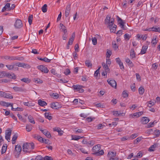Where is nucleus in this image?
<instances>
[{
    "mask_svg": "<svg viewBox=\"0 0 160 160\" xmlns=\"http://www.w3.org/2000/svg\"><path fill=\"white\" fill-rule=\"evenodd\" d=\"M148 48L147 46H143L141 51V53L142 54H144L146 53V50Z\"/></svg>",
    "mask_w": 160,
    "mask_h": 160,
    "instance_id": "26",
    "label": "nucleus"
},
{
    "mask_svg": "<svg viewBox=\"0 0 160 160\" xmlns=\"http://www.w3.org/2000/svg\"><path fill=\"white\" fill-rule=\"evenodd\" d=\"M15 150L18 153V154L19 155L22 150V148L20 145H16Z\"/></svg>",
    "mask_w": 160,
    "mask_h": 160,
    "instance_id": "16",
    "label": "nucleus"
},
{
    "mask_svg": "<svg viewBox=\"0 0 160 160\" xmlns=\"http://www.w3.org/2000/svg\"><path fill=\"white\" fill-rule=\"evenodd\" d=\"M158 37L156 36L153 37L151 42V43L154 45V47H155V45L157 44L158 42V40L157 39Z\"/></svg>",
    "mask_w": 160,
    "mask_h": 160,
    "instance_id": "17",
    "label": "nucleus"
},
{
    "mask_svg": "<svg viewBox=\"0 0 160 160\" xmlns=\"http://www.w3.org/2000/svg\"><path fill=\"white\" fill-rule=\"evenodd\" d=\"M12 133V130L8 128V130H6L5 132V138L8 142L9 140L10 141V136Z\"/></svg>",
    "mask_w": 160,
    "mask_h": 160,
    "instance_id": "5",
    "label": "nucleus"
},
{
    "mask_svg": "<svg viewBox=\"0 0 160 160\" xmlns=\"http://www.w3.org/2000/svg\"><path fill=\"white\" fill-rule=\"evenodd\" d=\"M154 102H152V101H150L149 102L148 104V106L149 107H151L153 105H154Z\"/></svg>",
    "mask_w": 160,
    "mask_h": 160,
    "instance_id": "61",
    "label": "nucleus"
},
{
    "mask_svg": "<svg viewBox=\"0 0 160 160\" xmlns=\"http://www.w3.org/2000/svg\"><path fill=\"white\" fill-rule=\"evenodd\" d=\"M37 68L38 69H39L42 72H44L45 73H47L48 72V70L47 68L45 67L43 65H41L38 66Z\"/></svg>",
    "mask_w": 160,
    "mask_h": 160,
    "instance_id": "8",
    "label": "nucleus"
},
{
    "mask_svg": "<svg viewBox=\"0 0 160 160\" xmlns=\"http://www.w3.org/2000/svg\"><path fill=\"white\" fill-rule=\"evenodd\" d=\"M75 131L76 132V133H81L83 131L81 129L75 128Z\"/></svg>",
    "mask_w": 160,
    "mask_h": 160,
    "instance_id": "58",
    "label": "nucleus"
},
{
    "mask_svg": "<svg viewBox=\"0 0 160 160\" xmlns=\"http://www.w3.org/2000/svg\"><path fill=\"white\" fill-rule=\"evenodd\" d=\"M10 3H7L2 9V12H3L6 10L8 11H10Z\"/></svg>",
    "mask_w": 160,
    "mask_h": 160,
    "instance_id": "13",
    "label": "nucleus"
},
{
    "mask_svg": "<svg viewBox=\"0 0 160 160\" xmlns=\"http://www.w3.org/2000/svg\"><path fill=\"white\" fill-rule=\"evenodd\" d=\"M70 10V5L68 4L67 6L65 11V15L66 17H67L68 16Z\"/></svg>",
    "mask_w": 160,
    "mask_h": 160,
    "instance_id": "12",
    "label": "nucleus"
},
{
    "mask_svg": "<svg viewBox=\"0 0 160 160\" xmlns=\"http://www.w3.org/2000/svg\"><path fill=\"white\" fill-rule=\"evenodd\" d=\"M15 64L12 65H6V67L9 70H12L14 68V67L15 66Z\"/></svg>",
    "mask_w": 160,
    "mask_h": 160,
    "instance_id": "46",
    "label": "nucleus"
},
{
    "mask_svg": "<svg viewBox=\"0 0 160 160\" xmlns=\"http://www.w3.org/2000/svg\"><path fill=\"white\" fill-rule=\"evenodd\" d=\"M52 158L49 156H46L44 158V160H52Z\"/></svg>",
    "mask_w": 160,
    "mask_h": 160,
    "instance_id": "60",
    "label": "nucleus"
},
{
    "mask_svg": "<svg viewBox=\"0 0 160 160\" xmlns=\"http://www.w3.org/2000/svg\"><path fill=\"white\" fill-rule=\"evenodd\" d=\"M157 144H154L152 145L149 148V151H153L154 150V149L157 147Z\"/></svg>",
    "mask_w": 160,
    "mask_h": 160,
    "instance_id": "29",
    "label": "nucleus"
},
{
    "mask_svg": "<svg viewBox=\"0 0 160 160\" xmlns=\"http://www.w3.org/2000/svg\"><path fill=\"white\" fill-rule=\"evenodd\" d=\"M28 119L30 122L33 124L35 123V122L33 119V118L31 115H30L28 116Z\"/></svg>",
    "mask_w": 160,
    "mask_h": 160,
    "instance_id": "32",
    "label": "nucleus"
},
{
    "mask_svg": "<svg viewBox=\"0 0 160 160\" xmlns=\"http://www.w3.org/2000/svg\"><path fill=\"white\" fill-rule=\"evenodd\" d=\"M15 65L18 67H21L23 68H30V65L27 64L23 62H17L15 63Z\"/></svg>",
    "mask_w": 160,
    "mask_h": 160,
    "instance_id": "7",
    "label": "nucleus"
},
{
    "mask_svg": "<svg viewBox=\"0 0 160 160\" xmlns=\"http://www.w3.org/2000/svg\"><path fill=\"white\" fill-rule=\"evenodd\" d=\"M141 140V138L140 137H138L136 138L135 140H134V144H137Z\"/></svg>",
    "mask_w": 160,
    "mask_h": 160,
    "instance_id": "52",
    "label": "nucleus"
},
{
    "mask_svg": "<svg viewBox=\"0 0 160 160\" xmlns=\"http://www.w3.org/2000/svg\"><path fill=\"white\" fill-rule=\"evenodd\" d=\"M112 54V52L110 50L106 52V56L107 58H110V56Z\"/></svg>",
    "mask_w": 160,
    "mask_h": 160,
    "instance_id": "54",
    "label": "nucleus"
},
{
    "mask_svg": "<svg viewBox=\"0 0 160 160\" xmlns=\"http://www.w3.org/2000/svg\"><path fill=\"white\" fill-rule=\"evenodd\" d=\"M33 137L34 138L38 139V140L39 141H40L42 142V141H43V139H44L38 135H34L33 136Z\"/></svg>",
    "mask_w": 160,
    "mask_h": 160,
    "instance_id": "20",
    "label": "nucleus"
},
{
    "mask_svg": "<svg viewBox=\"0 0 160 160\" xmlns=\"http://www.w3.org/2000/svg\"><path fill=\"white\" fill-rule=\"evenodd\" d=\"M124 38L125 39H127L128 40H129L131 38V36L128 33H126L124 35Z\"/></svg>",
    "mask_w": 160,
    "mask_h": 160,
    "instance_id": "48",
    "label": "nucleus"
},
{
    "mask_svg": "<svg viewBox=\"0 0 160 160\" xmlns=\"http://www.w3.org/2000/svg\"><path fill=\"white\" fill-rule=\"evenodd\" d=\"M12 88L13 89V90L16 91H23V90L22 89V88L21 87H13Z\"/></svg>",
    "mask_w": 160,
    "mask_h": 160,
    "instance_id": "33",
    "label": "nucleus"
},
{
    "mask_svg": "<svg viewBox=\"0 0 160 160\" xmlns=\"http://www.w3.org/2000/svg\"><path fill=\"white\" fill-rule=\"evenodd\" d=\"M72 140H78L81 138H84V137H80L78 136L73 135L72 136Z\"/></svg>",
    "mask_w": 160,
    "mask_h": 160,
    "instance_id": "28",
    "label": "nucleus"
},
{
    "mask_svg": "<svg viewBox=\"0 0 160 160\" xmlns=\"http://www.w3.org/2000/svg\"><path fill=\"white\" fill-rule=\"evenodd\" d=\"M72 87L74 90L78 91L79 92H83L84 91V89H82V88H83L84 87L82 85H73Z\"/></svg>",
    "mask_w": 160,
    "mask_h": 160,
    "instance_id": "3",
    "label": "nucleus"
},
{
    "mask_svg": "<svg viewBox=\"0 0 160 160\" xmlns=\"http://www.w3.org/2000/svg\"><path fill=\"white\" fill-rule=\"evenodd\" d=\"M126 62L128 64V66L130 67H132L133 66V64L132 62L128 58L126 59Z\"/></svg>",
    "mask_w": 160,
    "mask_h": 160,
    "instance_id": "24",
    "label": "nucleus"
},
{
    "mask_svg": "<svg viewBox=\"0 0 160 160\" xmlns=\"http://www.w3.org/2000/svg\"><path fill=\"white\" fill-rule=\"evenodd\" d=\"M101 148V145L98 144L93 147L92 148V154L95 155L98 151H99Z\"/></svg>",
    "mask_w": 160,
    "mask_h": 160,
    "instance_id": "4",
    "label": "nucleus"
},
{
    "mask_svg": "<svg viewBox=\"0 0 160 160\" xmlns=\"http://www.w3.org/2000/svg\"><path fill=\"white\" fill-rule=\"evenodd\" d=\"M52 96L54 98L57 99L59 97V94L57 93H53Z\"/></svg>",
    "mask_w": 160,
    "mask_h": 160,
    "instance_id": "55",
    "label": "nucleus"
},
{
    "mask_svg": "<svg viewBox=\"0 0 160 160\" xmlns=\"http://www.w3.org/2000/svg\"><path fill=\"white\" fill-rule=\"evenodd\" d=\"M149 118L145 117H143L142 119V123L144 124H147L149 122Z\"/></svg>",
    "mask_w": 160,
    "mask_h": 160,
    "instance_id": "18",
    "label": "nucleus"
},
{
    "mask_svg": "<svg viewBox=\"0 0 160 160\" xmlns=\"http://www.w3.org/2000/svg\"><path fill=\"white\" fill-rule=\"evenodd\" d=\"M32 19H33L32 15H30L28 17V22H29V23L30 25L32 23Z\"/></svg>",
    "mask_w": 160,
    "mask_h": 160,
    "instance_id": "43",
    "label": "nucleus"
},
{
    "mask_svg": "<svg viewBox=\"0 0 160 160\" xmlns=\"http://www.w3.org/2000/svg\"><path fill=\"white\" fill-rule=\"evenodd\" d=\"M144 89L143 87H140L138 89L139 93L141 95H142L143 94L144 92Z\"/></svg>",
    "mask_w": 160,
    "mask_h": 160,
    "instance_id": "31",
    "label": "nucleus"
},
{
    "mask_svg": "<svg viewBox=\"0 0 160 160\" xmlns=\"http://www.w3.org/2000/svg\"><path fill=\"white\" fill-rule=\"evenodd\" d=\"M86 65L88 67H92V64L89 60H87L85 62Z\"/></svg>",
    "mask_w": 160,
    "mask_h": 160,
    "instance_id": "42",
    "label": "nucleus"
},
{
    "mask_svg": "<svg viewBox=\"0 0 160 160\" xmlns=\"http://www.w3.org/2000/svg\"><path fill=\"white\" fill-rule=\"evenodd\" d=\"M43 134L48 138H50L51 137L50 132L48 131L46 129H45V131L43 132Z\"/></svg>",
    "mask_w": 160,
    "mask_h": 160,
    "instance_id": "23",
    "label": "nucleus"
},
{
    "mask_svg": "<svg viewBox=\"0 0 160 160\" xmlns=\"http://www.w3.org/2000/svg\"><path fill=\"white\" fill-rule=\"evenodd\" d=\"M38 58L39 60H40L41 61H43L45 62H50V61L51 60L49 59L48 58H46V57L44 58Z\"/></svg>",
    "mask_w": 160,
    "mask_h": 160,
    "instance_id": "35",
    "label": "nucleus"
},
{
    "mask_svg": "<svg viewBox=\"0 0 160 160\" xmlns=\"http://www.w3.org/2000/svg\"><path fill=\"white\" fill-rule=\"evenodd\" d=\"M7 149V145L6 144H4L2 147V149L1 153L2 154L5 153L6 152Z\"/></svg>",
    "mask_w": 160,
    "mask_h": 160,
    "instance_id": "30",
    "label": "nucleus"
},
{
    "mask_svg": "<svg viewBox=\"0 0 160 160\" xmlns=\"http://www.w3.org/2000/svg\"><path fill=\"white\" fill-rule=\"evenodd\" d=\"M92 41L93 44L94 45H96L97 44V39L96 38L94 37L92 38Z\"/></svg>",
    "mask_w": 160,
    "mask_h": 160,
    "instance_id": "53",
    "label": "nucleus"
},
{
    "mask_svg": "<svg viewBox=\"0 0 160 160\" xmlns=\"http://www.w3.org/2000/svg\"><path fill=\"white\" fill-rule=\"evenodd\" d=\"M75 37V33L74 32L72 35L71 38H70L68 42V43L71 44V45L73 43L74 39Z\"/></svg>",
    "mask_w": 160,
    "mask_h": 160,
    "instance_id": "25",
    "label": "nucleus"
},
{
    "mask_svg": "<svg viewBox=\"0 0 160 160\" xmlns=\"http://www.w3.org/2000/svg\"><path fill=\"white\" fill-rule=\"evenodd\" d=\"M130 56L131 58H136L135 53L133 48H132L130 52Z\"/></svg>",
    "mask_w": 160,
    "mask_h": 160,
    "instance_id": "22",
    "label": "nucleus"
},
{
    "mask_svg": "<svg viewBox=\"0 0 160 160\" xmlns=\"http://www.w3.org/2000/svg\"><path fill=\"white\" fill-rule=\"evenodd\" d=\"M14 26L16 28H20L23 26L22 22L20 19H17L14 24Z\"/></svg>",
    "mask_w": 160,
    "mask_h": 160,
    "instance_id": "6",
    "label": "nucleus"
},
{
    "mask_svg": "<svg viewBox=\"0 0 160 160\" xmlns=\"http://www.w3.org/2000/svg\"><path fill=\"white\" fill-rule=\"evenodd\" d=\"M122 96L123 98H125L127 97L128 96V94L127 93L126 91H124L122 92Z\"/></svg>",
    "mask_w": 160,
    "mask_h": 160,
    "instance_id": "50",
    "label": "nucleus"
},
{
    "mask_svg": "<svg viewBox=\"0 0 160 160\" xmlns=\"http://www.w3.org/2000/svg\"><path fill=\"white\" fill-rule=\"evenodd\" d=\"M34 81L35 82L37 83H42L43 82L39 78H35Z\"/></svg>",
    "mask_w": 160,
    "mask_h": 160,
    "instance_id": "47",
    "label": "nucleus"
},
{
    "mask_svg": "<svg viewBox=\"0 0 160 160\" xmlns=\"http://www.w3.org/2000/svg\"><path fill=\"white\" fill-rule=\"evenodd\" d=\"M102 65L103 67V68L106 71H108L109 70V68H108V65L107 64H106L105 63H102Z\"/></svg>",
    "mask_w": 160,
    "mask_h": 160,
    "instance_id": "36",
    "label": "nucleus"
},
{
    "mask_svg": "<svg viewBox=\"0 0 160 160\" xmlns=\"http://www.w3.org/2000/svg\"><path fill=\"white\" fill-rule=\"evenodd\" d=\"M114 21V19L113 18H111V17L109 15L107 16L105 19V24L108 25V27L109 28L110 31L113 32H115L116 31L115 28L112 27L113 25Z\"/></svg>",
    "mask_w": 160,
    "mask_h": 160,
    "instance_id": "1",
    "label": "nucleus"
},
{
    "mask_svg": "<svg viewBox=\"0 0 160 160\" xmlns=\"http://www.w3.org/2000/svg\"><path fill=\"white\" fill-rule=\"evenodd\" d=\"M47 5L46 4H45L42 8V10L43 12L45 13L47 11Z\"/></svg>",
    "mask_w": 160,
    "mask_h": 160,
    "instance_id": "44",
    "label": "nucleus"
},
{
    "mask_svg": "<svg viewBox=\"0 0 160 160\" xmlns=\"http://www.w3.org/2000/svg\"><path fill=\"white\" fill-rule=\"evenodd\" d=\"M79 48V46L78 44H76L74 47V49L75 50V52H78V49Z\"/></svg>",
    "mask_w": 160,
    "mask_h": 160,
    "instance_id": "63",
    "label": "nucleus"
},
{
    "mask_svg": "<svg viewBox=\"0 0 160 160\" xmlns=\"http://www.w3.org/2000/svg\"><path fill=\"white\" fill-rule=\"evenodd\" d=\"M154 133L156 137H158L160 135V130H155Z\"/></svg>",
    "mask_w": 160,
    "mask_h": 160,
    "instance_id": "51",
    "label": "nucleus"
},
{
    "mask_svg": "<svg viewBox=\"0 0 160 160\" xmlns=\"http://www.w3.org/2000/svg\"><path fill=\"white\" fill-rule=\"evenodd\" d=\"M104 153V151L103 150H101L100 151H98L96 153H95V155L96 156H99L101 155H102Z\"/></svg>",
    "mask_w": 160,
    "mask_h": 160,
    "instance_id": "34",
    "label": "nucleus"
},
{
    "mask_svg": "<svg viewBox=\"0 0 160 160\" xmlns=\"http://www.w3.org/2000/svg\"><path fill=\"white\" fill-rule=\"evenodd\" d=\"M10 56H4L2 57V59H5L6 60H10Z\"/></svg>",
    "mask_w": 160,
    "mask_h": 160,
    "instance_id": "64",
    "label": "nucleus"
},
{
    "mask_svg": "<svg viewBox=\"0 0 160 160\" xmlns=\"http://www.w3.org/2000/svg\"><path fill=\"white\" fill-rule=\"evenodd\" d=\"M152 31L156 32H159L160 33V29L159 30L158 28H156L153 27H152Z\"/></svg>",
    "mask_w": 160,
    "mask_h": 160,
    "instance_id": "57",
    "label": "nucleus"
},
{
    "mask_svg": "<svg viewBox=\"0 0 160 160\" xmlns=\"http://www.w3.org/2000/svg\"><path fill=\"white\" fill-rule=\"evenodd\" d=\"M51 107L54 109H57L60 108V105L58 102H53L51 104Z\"/></svg>",
    "mask_w": 160,
    "mask_h": 160,
    "instance_id": "11",
    "label": "nucleus"
},
{
    "mask_svg": "<svg viewBox=\"0 0 160 160\" xmlns=\"http://www.w3.org/2000/svg\"><path fill=\"white\" fill-rule=\"evenodd\" d=\"M114 42H112V47L113 48H114L116 50V49H117L118 48V45H117V44L116 43H114Z\"/></svg>",
    "mask_w": 160,
    "mask_h": 160,
    "instance_id": "56",
    "label": "nucleus"
},
{
    "mask_svg": "<svg viewBox=\"0 0 160 160\" xmlns=\"http://www.w3.org/2000/svg\"><path fill=\"white\" fill-rule=\"evenodd\" d=\"M38 103L41 106L43 107L47 105V103L44 101H42L41 99L38 100Z\"/></svg>",
    "mask_w": 160,
    "mask_h": 160,
    "instance_id": "19",
    "label": "nucleus"
},
{
    "mask_svg": "<svg viewBox=\"0 0 160 160\" xmlns=\"http://www.w3.org/2000/svg\"><path fill=\"white\" fill-rule=\"evenodd\" d=\"M11 110L12 111H22L23 110V109L22 108H20L19 107H17L16 108H14L13 107V106L12 107Z\"/></svg>",
    "mask_w": 160,
    "mask_h": 160,
    "instance_id": "39",
    "label": "nucleus"
},
{
    "mask_svg": "<svg viewBox=\"0 0 160 160\" xmlns=\"http://www.w3.org/2000/svg\"><path fill=\"white\" fill-rule=\"evenodd\" d=\"M21 80L22 82L27 83H30L31 81L30 79H29L28 78H23L21 79Z\"/></svg>",
    "mask_w": 160,
    "mask_h": 160,
    "instance_id": "41",
    "label": "nucleus"
},
{
    "mask_svg": "<svg viewBox=\"0 0 160 160\" xmlns=\"http://www.w3.org/2000/svg\"><path fill=\"white\" fill-rule=\"evenodd\" d=\"M17 138L18 135L16 134H15L13 135V137H12V144H14L15 143L16 140L17 139Z\"/></svg>",
    "mask_w": 160,
    "mask_h": 160,
    "instance_id": "37",
    "label": "nucleus"
},
{
    "mask_svg": "<svg viewBox=\"0 0 160 160\" xmlns=\"http://www.w3.org/2000/svg\"><path fill=\"white\" fill-rule=\"evenodd\" d=\"M107 82L108 84L113 88H116L117 86V83L116 81L112 79L110 80L109 79H108Z\"/></svg>",
    "mask_w": 160,
    "mask_h": 160,
    "instance_id": "9",
    "label": "nucleus"
},
{
    "mask_svg": "<svg viewBox=\"0 0 160 160\" xmlns=\"http://www.w3.org/2000/svg\"><path fill=\"white\" fill-rule=\"evenodd\" d=\"M23 104L25 106H28L29 107H31L34 106V104L32 103H29V102H25L23 103Z\"/></svg>",
    "mask_w": 160,
    "mask_h": 160,
    "instance_id": "40",
    "label": "nucleus"
},
{
    "mask_svg": "<svg viewBox=\"0 0 160 160\" xmlns=\"http://www.w3.org/2000/svg\"><path fill=\"white\" fill-rule=\"evenodd\" d=\"M45 117L49 120L52 119V116L50 115L51 114L49 113L46 112L44 114Z\"/></svg>",
    "mask_w": 160,
    "mask_h": 160,
    "instance_id": "27",
    "label": "nucleus"
},
{
    "mask_svg": "<svg viewBox=\"0 0 160 160\" xmlns=\"http://www.w3.org/2000/svg\"><path fill=\"white\" fill-rule=\"evenodd\" d=\"M101 67H99L98 69L95 72L94 74V76L95 77H97L98 76V74H99V70Z\"/></svg>",
    "mask_w": 160,
    "mask_h": 160,
    "instance_id": "49",
    "label": "nucleus"
},
{
    "mask_svg": "<svg viewBox=\"0 0 160 160\" xmlns=\"http://www.w3.org/2000/svg\"><path fill=\"white\" fill-rule=\"evenodd\" d=\"M64 73L66 75H68L70 73V71L68 69H66L64 72Z\"/></svg>",
    "mask_w": 160,
    "mask_h": 160,
    "instance_id": "59",
    "label": "nucleus"
},
{
    "mask_svg": "<svg viewBox=\"0 0 160 160\" xmlns=\"http://www.w3.org/2000/svg\"><path fill=\"white\" fill-rule=\"evenodd\" d=\"M6 77L10 79H15L16 78V76L14 73H9L6 72Z\"/></svg>",
    "mask_w": 160,
    "mask_h": 160,
    "instance_id": "10",
    "label": "nucleus"
},
{
    "mask_svg": "<svg viewBox=\"0 0 160 160\" xmlns=\"http://www.w3.org/2000/svg\"><path fill=\"white\" fill-rule=\"evenodd\" d=\"M34 160H43V158L41 156H38L36 157Z\"/></svg>",
    "mask_w": 160,
    "mask_h": 160,
    "instance_id": "62",
    "label": "nucleus"
},
{
    "mask_svg": "<svg viewBox=\"0 0 160 160\" xmlns=\"http://www.w3.org/2000/svg\"><path fill=\"white\" fill-rule=\"evenodd\" d=\"M6 72L5 71H2L0 72V78H3L6 77Z\"/></svg>",
    "mask_w": 160,
    "mask_h": 160,
    "instance_id": "45",
    "label": "nucleus"
},
{
    "mask_svg": "<svg viewBox=\"0 0 160 160\" xmlns=\"http://www.w3.org/2000/svg\"><path fill=\"white\" fill-rule=\"evenodd\" d=\"M116 152H109L108 154V157L109 158L110 157H115L116 155Z\"/></svg>",
    "mask_w": 160,
    "mask_h": 160,
    "instance_id": "21",
    "label": "nucleus"
},
{
    "mask_svg": "<svg viewBox=\"0 0 160 160\" xmlns=\"http://www.w3.org/2000/svg\"><path fill=\"white\" fill-rule=\"evenodd\" d=\"M26 130L28 132L30 131L32 129V127L31 124H27L26 127Z\"/></svg>",
    "mask_w": 160,
    "mask_h": 160,
    "instance_id": "38",
    "label": "nucleus"
},
{
    "mask_svg": "<svg viewBox=\"0 0 160 160\" xmlns=\"http://www.w3.org/2000/svg\"><path fill=\"white\" fill-rule=\"evenodd\" d=\"M34 144L33 142H26L23 144L22 151L25 153H30L34 149Z\"/></svg>",
    "mask_w": 160,
    "mask_h": 160,
    "instance_id": "2",
    "label": "nucleus"
},
{
    "mask_svg": "<svg viewBox=\"0 0 160 160\" xmlns=\"http://www.w3.org/2000/svg\"><path fill=\"white\" fill-rule=\"evenodd\" d=\"M117 17L118 18V21L119 22V24L122 26L121 28L123 29H125L124 27V22H123L122 20L118 16H117Z\"/></svg>",
    "mask_w": 160,
    "mask_h": 160,
    "instance_id": "15",
    "label": "nucleus"
},
{
    "mask_svg": "<svg viewBox=\"0 0 160 160\" xmlns=\"http://www.w3.org/2000/svg\"><path fill=\"white\" fill-rule=\"evenodd\" d=\"M3 94V96L2 97L10 99H12L13 98L12 96L10 93H6L4 92V93Z\"/></svg>",
    "mask_w": 160,
    "mask_h": 160,
    "instance_id": "14",
    "label": "nucleus"
}]
</instances>
